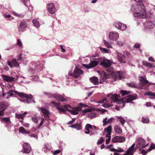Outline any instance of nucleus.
Listing matches in <instances>:
<instances>
[{
  "label": "nucleus",
  "mask_w": 155,
  "mask_h": 155,
  "mask_svg": "<svg viewBox=\"0 0 155 155\" xmlns=\"http://www.w3.org/2000/svg\"><path fill=\"white\" fill-rule=\"evenodd\" d=\"M130 11L134 16L137 18H145L147 16L146 9L144 5L135 4L131 6Z\"/></svg>",
  "instance_id": "nucleus-1"
},
{
  "label": "nucleus",
  "mask_w": 155,
  "mask_h": 155,
  "mask_svg": "<svg viewBox=\"0 0 155 155\" xmlns=\"http://www.w3.org/2000/svg\"><path fill=\"white\" fill-rule=\"evenodd\" d=\"M106 70L107 72H104L103 74L102 78L104 81H107L106 80L109 78L111 76L115 81L120 80L125 77L124 73L122 71H115L111 69H107Z\"/></svg>",
  "instance_id": "nucleus-2"
},
{
  "label": "nucleus",
  "mask_w": 155,
  "mask_h": 155,
  "mask_svg": "<svg viewBox=\"0 0 155 155\" xmlns=\"http://www.w3.org/2000/svg\"><path fill=\"white\" fill-rule=\"evenodd\" d=\"M137 141L138 143L136 144V147L135 148L134 147L135 144L134 143L125 151V153H124L123 155H133L137 149L143 148L148 145V143H146L145 140L141 137L138 138Z\"/></svg>",
  "instance_id": "nucleus-3"
},
{
  "label": "nucleus",
  "mask_w": 155,
  "mask_h": 155,
  "mask_svg": "<svg viewBox=\"0 0 155 155\" xmlns=\"http://www.w3.org/2000/svg\"><path fill=\"white\" fill-rule=\"evenodd\" d=\"M118 96L116 94H109L107 95V98H104L100 101V103H104L102 106L105 108L110 107L112 106V103L113 102L116 103L118 102Z\"/></svg>",
  "instance_id": "nucleus-4"
},
{
  "label": "nucleus",
  "mask_w": 155,
  "mask_h": 155,
  "mask_svg": "<svg viewBox=\"0 0 155 155\" xmlns=\"http://www.w3.org/2000/svg\"><path fill=\"white\" fill-rule=\"evenodd\" d=\"M91 61L88 64H84V66L90 69L96 66L101 61V58L98 55H92L90 57Z\"/></svg>",
  "instance_id": "nucleus-5"
},
{
  "label": "nucleus",
  "mask_w": 155,
  "mask_h": 155,
  "mask_svg": "<svg viewBox=\"0 0 155 155\" xmlns=\"http://www.w3.org/2000/svg\"><path fill=\"white\" fill-rule=\"evenodd\" d=\"M51 103L54 105L55 107L58 110L60 114H65L66 111H68V108H71V107L69 105L66 104L61 106L55 101H51Z\"/></svg>",
  "instance_id": "nucleus-6"
},
{
  "label": "nucleus",
  "mask_w": 155,
  "mask_h": 155,
  "mask_svg": "<svg viewBox=\"0 0 155 155\" xmlns=\"http://www.w3.org/2000/svg\"><path fill=\"white\" fill-rule=\"evenodd\" d=\"M139 80L140 82L139 86V88L142 89H147L148 87V85L149 83L148 81L143 77H140Z\"/></svg>",
  "instance_id": "nucleus-7"
},
{
  "label": "nucleus",
  "mask_w": 155,
  "mask_h": 155,
  "mask_svg": "<svg viewBox=\"0 0 155 155\" xmlns=\"http://www.w3.org/2000/svg\"><path fill=\"white\" fill-rule=\"evenodd\" d=\"M19 96L23 98H27V99H26V103L28 104L32 103H35V101L33 99V96L31 94H28L23 93H20L19 94Z\"/></svg>",
  "instance_id": "nucleus-8"
},
{
  "label": "nucleus",
  "mask_w": 155,
  "mask_h": 155,
  "mask_svg": "<svg viewBox=\"0 0 155 155\" xmlns=\"http://www.w3.org/2000/svg\"><path fill=\"white\" fill-rule=\"evenodd\" d=\"M22 55L21 54H20L18 57L16 59H14L12 60L11 61H8L7 62L8 64L11 68L13 67H18L19 66V64L17 62V61H18L19 60H21L22 58L21 57Z\"/></svg>",
  "instance_id": "nucleus-9"
},
{
  "label": "nucleus",
  "mask_w": 155,
  "mask_h": 155,
  "mask_svg": "<svg viewBox=\"0 0 155 155\" xmlns=\"http://www.w3.org/2000/svg\"><path fill=\"white\" fill-rule=\"evenodd\" d=\"M20 93H22L18 92L16 91H14L12 89H11L8 91L7 93H5L4 92H3L2 95L3 97L7 99H8L10 97H12L13 95L15 94H17L19 96V94Z\"/></svg>",
  "instance_id": "nucleus-10"
},
{
  "label": "nucleus",
  "mask_w": 155,
  "mask_h": 155,
  "mask_svg": "<svg viewBox=\"0 0 155 155\" xmlns=\"http://www.w3.org/2000/svg\"><path fill=\"white\" fill-rule=\"evenodd\" d=\"M83 72V71L81 69L76 67L73 73L69 72L68 74L70 76H72L76 78H78L80 77Z\"/></svg>",
  "instance_id": "nucleus-11"
},
{
  "label": "nucleus",
  "mask_w": 155,
  "mask_h": 155,
  "mask_svg": "<svg viewBox=\"0 0 155 155\" xmlns=\"http://www.w3.org/2000/svg\"><path fill=\"white\" fill-rule=\"evenodd\" d=\"M1 122L5 124L9 130L11 129L12 127L13 126L9 117H2L1 120Z\"/></svg>",
  "instance_id": "nucleus-12"
},
{
  "label": "nucleus",
  "mask_w": 155,
  "mask_h": 155,
  "mask_svg": "<svg viewBox=\"0 0 155 155\" xmlns=\"http://www.w3.org/2000/svg\"><path fill=\"white\" fill-rule=\"evenodd\" d=\"M114 25L116 28L121 31H124L127 28L126 25L118 21L114 22Z\"/></svg>",
  "instance_id": "nucleus-13"
},
{
  "label": "nucleus",
  "mask_w": 155,
  "mask_h": 155,
  "mask_svg": "<svg viewBox=\"0 0 155 155\" xmlns=\"http://www.w3.org/2000/svg\"><path fill=\"white\" fill-rule=\"evenodd\" d=\"M51 97H53L58 101L62 102L67 101H68V98L64 97L63 96L58 94H53Z\"/></svg>",
  "instance_id": "nucleus-14"
},
{
  "label": "nucleus",
  "mask_w": 155,
  "mask_h": 155,
  "mask_svg": "<svg viewBox=\"0 0 155 155\" xmlns=\"http://www.w3.org/2000/svg\"><path fill=\"white\" fill-rule=\"evenodd\" d=\"M47 9L48 12L51 14H54L56 11V8L54 4L53 3H50L48 4Z\"/></svg>",
  "instance_id": "nucleus-15"
},
{
  "label": "nucleus",
  "mask_w": 155,
  "mask_h": 155,
  "mask_svg": "<svg viewBox=\"0 0 155 155\" xmlns=\"http://www.w3.org/2000/svg\"><path fill=\"white\" fill-rule=\"evenodd\" d=\"M119 34L116 31H112L109 33V38L112 41H115L119 38Z\"/></svg>",
  "instance_id": "nucleus-16"
},
{
  "label": "nucleus",
  "mask_w": 155,
  "mask_h": 155,
  "mask_svg": "<svg viewBox=\"0 0 155 155\" xmlns=\"http://www.w3.org/2000/svg\"><path fill=\"white\" fill-rule=\"evenodd\" d=\"M125 140V138L121 136H116L112 139V142L113 143L123 142Z\"/></svg>",
  "instance_id": "nucleus-17"
},
{
  "label": "nucleus",
  "mask_w": 155,
  "mask_h": 155,
  "mask_svg": "<svg viewBox=\"0 0 155 155\" xmlns=\"http://www.w3.org/2000/svg\"><path fill=\"white\" fill-rule=\"evenodd\" d=\"M23 147L25 153H29L30 152L31 148L29 143H24L23 145Z\"/></svg>",
  "instance_id": "nucleus-18"
},
{
  "label": "nucleus",
  "mask_w": 155,
  "mask_h": 155,
  "mask_svg": "<svg viewBox=\"0 0 155 155\" xmlns=\"http://www.w3.org/2000/svg\"><path fill=\"white\" fill-rule=\"evenodd\" d=\"M117 60L120 63H125L126 62V61L125 60L123 54L118 52L117 53Z\"/></svg>",
  "instance_id": "nucleus-19"
},
{
  "label": "nucleus",
  "mask_w": 155,
  "mask_h": 155,
  "mask_svg": "<svg viewBox=\"0 0 155 155\" xmlns=\"http://www.w3.org/2000/svg\"><path fill=\"white\" fill-rule=\"evenodd\" d=\"M100 64L107 68L111 66V63L110 60L107 59H104L100 63Z\"/></svg>",
  "instance_id": "nucleus-20"
},
{
  "label": "nucleus",
  "mask_w": 155,
  "mask_h": 155,
  "mask_svg": "<svg viewBox=\"0 0 155 155\" xmlns=\"http://www.w3.org/2000/svg\"><path fill=\"white\" fill-rule=\"evenodd\" d=\"M115 120V118L113 117H112L110 119H107V117H105L103 119L102 122H103V126H105L108 124H111L113 121Z\"/></svg>",
  "instance_id": "nucleus-21"
},
{
  "label": "nucleus",
  "mask_w": 155,
  "mask_h": 155,
  "mask_svg": "<svg viewBox=\"0 0 155 155\" xmlns=\"http://www.w3.org/2000/svg\"><path fill=\"white\" fill-rule=\"evenodd\" d=\"M39 110H41L43 114L44 117L45 118H48L49 117V112L48 110L44 107H38Z\"/></svg>",
  "instance_id": "nucleus-22"
},
{
  "label": "nucleus",
  "mask_w": 155,
  "mask_h": 155,
  "mask_svg": "<svg viewBox=\"0 0 155 155\" xmlns=\"http://www.w3.org/2000/svg\"><path fill=\"white\" fill-rule=\"evenodd\" d=\"M144 25V28L146 29H153L155 26L154 24L151 21L146 22Z\"/></svg>",
  "instance_id": "nucleus-23"
},
{
  "label": "nucleus",
  "mask_w": 155,
  "mask_h": 155,
  "mask_svg": "<svg viewBox=\"0 0 155 155\" xmlns=\"http://www.w3.org/2000/svg\"><path fill=\"white\" fill-rule=\"evenodd\" d=\"M10 105L9 103L6 101H3L0 102V110H5Z\"/></svg>",
  "instance_id": "nucleus-24"
},
{
  "label": "nucleus",
  "mask_w": 155,
  "mask_h": 155,
  "mask_svg": "<svg viewBox=\"0 0 155 155\" xmlns=\"http://www.w3.org/2000/svg\"><path fill=\"white\" fill-rule=\"evenodd\" d=\"M81 110V108L77 107L73 108H68V111L70 112L73 115H77L78 114V112Z\"/></svg>",
  "instance_id": "nucleus-25"
},
{
  "label": "nucleus",
  "mask_w": 155,
  "mask_h": 155,
  "mask_svg": "<svg viewBox=\"0 0 155 155\" xmlns=\"http://www.w3.org/2000/svg\"><path fill=\"white\" fill-rule=\"evenodd\" d=\"M21 1L24 5L28 8L29 10L33 9V7L30 5L29 0H21Z\"/></svg>",
  "instance_id": "nucleus-26"
},
{
  "label": "nucleus",
  "mask_w": 155,
  "mask_h": 155,
  "mask_svg": "<svg viewBox=\"0 0 155 155\" xmlns=\"http://www.w3.org/2000/svg\"><path fill=\"white\" fill-rule=\"evenodd\" d=\"M72 128H75L78 130H79L82 129V124L80 122H77L75 124L72 125L71 127Z\"/></svg>",
  "instance_id": "nucleus-27"
},
{
  "label": "nucleus",
  "mask_w": 155,
  "mask_h": 155,
  "mask_svg": "<svg viewBox=\"0 0 155 155\" xmlns=\"http://www.w3.org/2000/svg\"><path fill=\"white\" fill-rule=\"evenodd\" d=\"M2 76L4 81L7 82H12L14 80V78L10 76H8L4 75H2Z\"/></svg>",
  "instance_id": "nucleus-28"
},
{
  "label": "nucleus",
  "mask_w": 155,
  "mask_h": 155,
  "mask_svg": "<svg viewBox=\"0 0 155 155\" xmlns=\"http://www.w3.org/2000/svg\"><path fill=\"white\" fill-rule=\"evenodd\" d=\"M91 82L94 85H96L99 83L98 78L95 76L90 78L89 79Z\"/></svg>",
  "instance_id": "nucleus-29"
},
{
  "label": "nucleus",
  "mask_w": 155,
  "mask_h": 155,
  "mask_svg": "<svg viewBox=\"0 0 155 155\" xmlns=\"http://www.w3.org/2000/svg\"><path fill=\"white\" fill-rule=\"evenodd\" d=\"M27 27V24L26 21H22L21 22L19 27V30L21 29L23 30L25 29Z\"/></svg>",
  "instance_id": "nucleus-30"
},
{
  "label": "nucleus",
  "mask_w": 155,
  "mask_h": 155,
  "mask_svg": "<svg viewBox=\"0 0 155 155\" xmlns=\"http://www.w3.org/2000/svg\"><path fill=\"white\" fill-rule=\"evenodd\" d=\"M18 130L19 132L22 134H29L30 133V131L26 130L24 127H20Z\"/></svg>",
  "instance_id": "nucleus-31"
},
{
  "label": "nucleus",
  "mask_w": 155,
  "mask_h": 155,
  "mask_svg": "<svg viewBox=\"0 0 155 155\" xmlns=\"http://www.w3.org/2000/svg\"><path fill=\"white\" fill-rule=\"evenodd\" d=\"M18 130L19 132L22 134H29L30 133V131L26 130L24 127H20Z\"/></svg>",
  "instance_id": "nucleus-32"
},
{
  "label": "nucleus",
  "mask_w": 155,
  "mask_h": 155,
  "mask_svg": "<svg viewBox=\"0 0 155 155\" xmlns=\"http://www.w3.org/2000/svg\"><path fill=\"white\" fill-rule=\"evenodd\" d=\"M114 130L115 132L118 134H120L122 133V129L119 127V126L115 125L114 127Z\"/></svg>",
  "instance_id": "nucleus-33"
},
{
  "label": "nucleus",
  "mask_w": 155,
  "mask_h": 155,
  "mask_svg": "<svg viewBox=\"0 0 155 155\" xmlns=\"http://www.w3.org/2000/svg\"><path fill=\"white\" fill-rule=\"evenodd\" d=\"M136 98V97L134 95H129L126 100V101L127 103H130Z\"/></svg>",
  "instance_id": "nucleus-34"
},
{
  "label": "nucleus",
  "mask_w": 155,
  "mask_h": 155,
  "mask_svg": "<svg viewBox=\"0 0 155 155\" xmlns=\"http://www.w3.org/2000/svg\"><path fill=\"white\" fill-rule=\"evenodd\" d=\"M39 20L40 19H33L32 21V22L33 23L34 26L37 28L39 27L40 26Z\"/></svg>",
  "instance_id": "nucleus-35"
},
{
  "label": "nucleus",
  "mask_w": 155,
  "mask_h": 155,
  "mask_svg": "<svg viewBox=\"0 0 155 155\" xmlns=\"http://www.w3.org/2000/svg\"><path fill=\"white\" fill-rule=\"evenodd\" d=\"M97 116V114L95 111L91 112L88 114V117L91 119L96 117Z\"/></svg>",
  "instance_id": "nucleus-36"
},
{
  "label": "nucleus",
  "mask_w": 155,
  "mask_h": 155,
  "mask_svg": "<svg viewBox=\"0 0 155 155\" xmlns=\"http://www.w3.org/2000/svg\"><path fill=\"white\" fill-rule=\"evenodd\" d=\"M44 149H45L44 150L45 153L48 152V150H49L51 148V147L48 144H44Z\"/></svg>",
  "instance_id": "nucleus-37"
},
{
  "label": "nucleus",
  "mask_w": 155,
  "mask_h": 155,
  "mask_svg": "<svg viewBox=\"0 0 155 155\" xmlns=\"http://www.w3.org/2000/svg\"><path fill=\"white\" fill-rule=\"evenodd\" d=\"M97 129L96 127L93 126V129H91L90 131V133L92 135H95L97 134Z\"/></svg>",
  "instance_id": "nucleus-38"
},
{
  "label": "nucleus",
  "mask_w": 155,
  "mask_h": 155,
  "mask_svg": "<svg viewBox=\"0 0 155 155\" xmlns=\"http://www.w3.org/2000/svg\"><path fill=\"white\" fill-rule=\"evenodd\" d=\"M112 127L110 125L108 126L107 128L104 129L105 132H106L107 133L108 135L110 136V134L111 132Z\"/></svg>",
  "instance_id": "nucleus-39"
},
{
  "label": "nucleus",
  "mask_w": 155,
  "mask_h": 155,
  "mask_svg": "<svg viewBox=\"0 0 155 155\" xmlns=\"http://www.w3.org/2000/svg\"><path fill=\"white\" fill-rule=\"evenodd\" d=\"M103 42L104 45L107 48H112L110 43L109 42L105 40H104Z\"/></svg>",
  "instance_id": "nucleus-40"
},
{
  "label": "nucleus",
  "mask_w": 155,
  "mask_h": 155,
  "mask_svg": "<svg viewBox=\"0 0 155 155\" xmlns=\"http://www.w3.org/2000/svg\"><path fill=\"white\" fill-rule=\"evenodd\" d=\"M99 48L101 52L102 53H107L109 52V50L106 48L101 47H99Z\"/></svg>",
  "instance_id": "nucleus-41"
},
{
  "label": "nucleus",
  "mask_w": 155,
  "mask_h": 155,
  "mask_svg": "<svg viewBox=\"0 0 155 155\" xmlns=\"http://www.w3.org/2000/svg\"><path fill=\"white\" fill-rule=\"evenodd\" d=\"M141 121L143 123H147L149 121V119L148 117H143L142 118Z\"/></svg>",
  "instance_id": "nucleus-42"
},
{
  "label": "nucleus",
  "mask_w": 155,
  "mask_h": 155,
  "mask_svg": "<svg viewBox=\"0 0 155 155\" xmlns=\"http://www.w3.org/2000/svg\"><path fill=\"white\" fill-rule=\"evenodd\" d=\"M15 117L18 119H23L24 118V116L23 114H16Z\"/></svg>",
  "instance_id": "nucleus-43"
},
{
  "label": "nucleus",
  "mask_w": 155,
  "mask_h": 155,
  "mask_svg": "<svg viewBox=\"0 0 155 155\" xmlns=\"http://www.w3.org/2000/svg\"><path fill=\"white\" fill-rule=\"evenodd\" d=\"M120 93L121 94L122 96H124L129 94L130 93V92L125 90H121Z\"/></svg>",
  "instance_id": "nucleus-44"
},
{
  "label": "nucleus",
  "mask_w": 155,
  "mask_h": 155,
  "mask_svg": "<svg viewBox=\"0 0 155 155\" xmlns=\"http://www.w3.org/2000/svg\"><path fill=\"white\" fill-rule=\"evenodd\" d=\"M117 117L120 120V121L121 124L123 125L125 122V120L121 116H117Z\"/></svg>",
  "instance_id": "nucleus-45"
},
{
  "label": "nucleus",
  "mask_w": 155,
  "mask_h": 155,
  "mask_svg": "<svg viewBox=\"0 0 155 155\" xmlns=\"http://www.w3.org/2000/svg\"><path fill=\"white\" fill-rule=\"evenodd\" d=\"M3 16L5 18H8L9 20H11L13 19V18L10 14H5L3 15Z\"/></svg>",
  "instance_id": "nucleus-46"
},
{
  "label": "nucleus",
  "mask_w": 155,
  "mask_h": 155,
  "mask_svg": "<svg viewBox=\"0 0 155 155\" xmlns=\"http://www.w3.org/2000/svg\"><path fill=\"white\" fill-rule=\"evenodd\" d=\"M143 65H145L146 67L150 68H152L153 66V65L152 64L148 62H143Z\"/></svg>",
  "instance_id": "nucleus-47"
},
{
  "label": "nucleus",
  "mask_w": 155,
  "mask_h": 155,
  "mask_svg": "<svg viewBox=\"0 0 155 155\" xmlns=\"http://www.w3.org/2000/svg\"><path fill=\"white\" fill-rule=\"evenodd\" d=\"M127 84L128 86L133 87H136L137 86L136 84L134 82L127 83Z\"/></svg>",
  "instance_id": "nucleus-48"
},
{
  "label": "nucleus",
  "mask_w": 155,
  "mask_h": 155,
  "mask_svg": "<svg viewBox=\"0 0 155 155\" xmlns=\"http://www.w3.org/2000/svg\"><path fill=\"white\" fill-rule=\"evenodd\" d=\"M14 14L16 16H18V17H21V18L23 17L25 15V14L24 13L18 14L17 13L14 12Z\"/></svg>",
  "instance_id": "nucleus-49"
},
{
  "label": "nucleus",
  "mask_w": 155,
  "mask_h": 155,
  "mask_svg": "<svg viewBox=\"0 0 155 155\" xmlns=\"http://www.w3.org/2000/svg\"><path fill=\"white\" fill-rule=\"evenodd\" d=\"M93 127V126H92L91 125L89 124H86L85 127V128L86 129H92Z\"/></svg>",
  "instance_id": "nucleus-50"
},
{
  "label": "nucleus",
  "mask_w": 155,
  "mask_h": 155,
  "mask_svg": "<svg viewBox=\"0 0 155 155\" xmlns=\"http://www.w3.org/2000/svg\"><path fill=\"white\" fill-rule=\"evenodd\" d=\"M155 148V144L153 143H152L151 144L150 148L147 150H148V151H150Z\"/></svg>",
  "instance_id": "nucleus-51"
},
{
  "label": "nucleus",
  "mask_w": 155,
  "mask_h": 155,
  "mask_svg": "<svg viewBox=\"0 0 155 155\" xmlns=\"http://www.w3.org/2000/svg\"><path fill=\"white\" fill-rule=\"evenodd\" d=\"M146 95L148 96H152L155 97V94L150 91H148L146 93Z\"/></svg>",
  "instance_id": "nucleus-52"
},
{
  "label": "nucleus",
  "mask_w": 155,
  "mask_h": 155,
  "mask_svg": "<svg viewBox=\"0 0 155 155\" xmlns=\"http://www.w3.org/2000/svg\"><path fill=\"white\" fill-rule=\"evenodd\" d=\"M106 137H108V138L106 140V144H108L109 143L110 140V136L106 135Z\"/></svg>",
  "instance_id": "nucleus-53"
},
{
  "label": "nucleus",
  "mask_w": 155,
  "mask_h": 155,
  "mask_svg": "<svg viewBox=\"0 0 155 155\" xmlns=\"http://www.w3.org/2000/svg\"><path fill=\"white\" fill-rule=\"evenodd\" d=\"M104 140V139H103V137H101L100 138V139L98 140V141L97 142V143L98 144H101L102 143V142Z\"/></svg>",
  "instance_id": "nucleus-54"
},
{
  "label": "nucleus",
  "mask_w": 155,
  "mask_h": 155,
  "mask_svg": "<svg viewBox=\"0 0 155 155\" xmlns=\"http://www.w3.org/2000/svg\"><path fill=\"white\" fill-rule=\"evenodd\" d=\"M124 44V43L120 41H118L117 42V44L119 46H122Z\"/></svg>",
  "instance_id": "nucleus-55"
},
{
  "label": "nucleus",
  "mask_w": 155,
  "mask_h": 155,
  "mask_svg": "<svg viewBox=\"0 0 155 155\" xmlns=\"http://www.w3.org/2000/svg\"><path fill=\"white\" fill-rule=\"evenodd\" d=\"M17 45L20 47H21L22 46V42L18 39H17Z\"/></svg>",
  "instance_id": "nucleus-56"
},
{
  "label": "nucleus",
  "mask_w": 155,
  "mask_h": 155,
  "mask_svg": "<svg viewBox=\"0 0 155 155\" xmlns=\"http://www.w3.org/2000/svg\"><path fill=\"white\" fill-rule=\"evenodd\" d=\"M117 152H124V150L121 148L118 147L117 149Z\"/></svg>",
  "instance_id": "nucleus-57"
},
{
  "label": "nucleus",
  "mask_w": 155,
  "mask_h": 155,
  "mask_svg": "<svg viewBox=\"0 0 155 155\" xmlns=\"http://www.w3.org/2000/svg\"><path fill=\"white\" fill-rule=\"evenodd\" d=\"M130 54L127 51H125L124 52V58L126 57H127L129 56Z\"/></svg>",
  "instance_id": "nucleus-58"
},
{
  "label": "nucleus",
  "mask_w": 155,
  "mask_h": 155,
  "mask_svg": "<svg viewBox=\"0 0 155 155\" xmlns=\"http://www.w3.org/2000/svg\"><path fill=\"white\" fill-rule=\"evenodd\" d=\"M29 136H30L31 137H33L35 138L36 139H37L38 138V136L37 134H30Z\"/></svg>",
  "instance_id": "nucleus-59"
},
{
  "label": "nucleus",
  "mask_w": 155,
  "mask_h": 155,
  "mask_svg": "<svg viewBox=\"0 0 155 155\" xmlns=\"http://www.w3.org/2000/svg\"><path fill=\"white\" fill-rule=\"evenodd\" d=\"M32 121L35 123H37L38 122V120L36 117H34L32 118Z\"/></svg>",
  "instance_id": "nucleus-60"
},
{
  "label": "nucleus",
  "mask_w": 155,
  "mask_h": 155,
  "mask_svg": "<svg viewBox=\"0 0 155 155\" xmlns=\"http://www.w3.org/2000/svg\"><path fill=\"white\" fill-rule=\"evenodd\" d=\"M44 119L43 118H41V122L39 124V126H41V125H43L44 123Z\"/></svg>",
  "instance_id": "nucleus-61"
},
{
  "label": "nucleus",
  "mask_w": 155,
  "mask_h": 155,
  "mask_svg": "<svg viewBox=\"0 0 155 155\" xmlns=\"http://www.w3.org/2000/svg\"><path fill=\"white\" fill-rule=\"evenodd\" d=\"M148 150H147V151H146L144 150H142L141 151V153L143 154V155H145L147 153V151Z\"/></svg>",
  "instance_id": "nucleus-62"
},
{
  "label": "nucleus",
  "mask_w": 155,
  "mask_h": 155,
  "mask_svg": "<svg viewBox=\"0 0 155 155\" xmlns=\"http://www.w3.org/2000/svg\"><path fill=\"white\" fill-rule=\"evenodd\" d=\"M60 46L61 47V52H65V49L63 48V46L62 45H60Z\"/></svg>",
  "instance_id": "nucleus-63"
},
{
  "label": "nucleus",
  "mask_w": 155,
  "mask_h": 155,
  "mask_svg": "<svg viewBox=\"0 0 155 155\" xmlns=\"http://www.w3.org/2000/svg\"><path fill=\"white\" fill-rule=\"evenodd\" d=\"M60 153V151L59 150H56L54 153V154H57Z\"/></svg>",
  "instance_id": "nucleus-64"
}]
</instances>
